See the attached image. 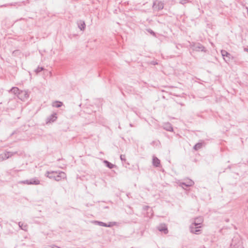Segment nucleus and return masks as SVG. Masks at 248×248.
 Wrapping results in <instances>:
<instances>
[{
	"label": "nucleus",
	"instance_id": "nucleus-3",
	"mask_svg": "<svg viewBox=\"0 0 248 248\" xmlns=\"http://www.w3.org/2000/svg\"><path fill=\"white\" fill-rule=\"evenodd\" d=\"M19 183L26 185H37L40 184V181L36 178H33L30 180H26L24 181H21L19 182Z\"/></svg>",
	"mask_w": 248,
	"mask_h": 248
},
{
	"label": "nucleus",
	"instance_id": "nucleus-15",
	"mask_svg": "<svg viewBox=\"0 0 248 248\" xmlns=\"http://www.w3.org/2000/svg\"><path fill=\"white\" fill-rule=\"evenodd\" d=\"M78 25L81 31H84L86 27L85 22L82 20L78 21Z\"/></svg>",
	"mask_w": 248,
	"mask_h": 248
},
{
	"label": "nucleus",
	"instance_id": "nucleus-2",
	"mask_svg": "<svg viewBox=\"0 0 248 248\" xmlns=\"http://www.w3.org/2000/svg\"><path fill=\"white\" fill-rule=\"evenodd\" d=\"M230 247V248H243L241 239L238 235H236L232 239Z\"/></svg>",
	"mask_w": 248,
	"mask_h": 248
},
{
	"label": "nucleus",
	"instance_id": "nucleus-7",
	"mask_svg": "<svg viewBox=\"0 0 248 248\" xmlns=\"http://www.w3.org/2000/svg\"><path fill=\"white\" fill-rule=\"evenodd\" d=\"M157 230L162 232H163L164 234H167L168 233V230L167 225L164 223H162L159 224L157 227Z\"/></svg>",
	"mask_w": 248,
	"mask_h": 248
},
{
	"label": "nucleus",
	"instance_id": "nucleus-32",
	"mask_svg": "<svg viewBox=\"0 0 248 248\" xmlns=\"http://www.w3.org/2000/svg\"><path fill=\"white\" fill-rule=\"evenodd\" d=\"M149 207L148 206H146V209H147V208H148Z\"/></svg>",
	"mask_w": 248,
	"mask_h": 248
},
{
	"label": "nucleus",
	"instance_id": "nucleus-27",
	"mask_svg": "<svg viewBox=\"0 0 248 248\" xmlns=\"http://www.w3.org/2000/svg\"><path fill=\"white\" fill-rule=\"evenodd\" d=\"M245 51L248 52V48H245Z\"/></svg>",
	"mask_w": 248,
	"mask_h": 248
},
{
	"label": "nucleus",
	"instance_id": "nucleus-11",
	"mask_svg": "<svg viewBox=\"0 0 248 248\" xmlns=\"http://www.w3.org/2000/svg\"><path fill=\"white\" fill-rule=\"evenodd\" d=\"M57 119V114L53 113L51 114L50 116L48 117L46 119V123H53Z\"/></svg>",
	"mask_w": 248,
	"mask_h": 248
},
{
	"label": "nucleus",
	"instance_id": "nucleus-8",
	"mask_svg": "<svg viewBox=\"0 0 248 248\" xmlns=\"http://www.w3.org/2000/svg\"><path fill=\"white\" fill-rule=\"evenodd\" d=\"M29 95L27 91H20V93L18 94V98L21 100H24L27 99L29 97Z\"/></svg>",
	"mask_w": 248,
	"mask_h": 248
},
{
	"label": "nucleus",
	"instance_id": "nucleus-31",
	"mask_svg": "<svg viewBox=\"0 0 248 248\" xmlns=\"http://www.w3.org/2000/svg\"><path fill=\"white\" fill-rule=\"evenodd\" d=\"M149 207L148 206H146V209H147V208H148Z\"/></svg>",
	"mask_w": 248,
	"mask_h": 248
},
{
	"label": "nucleus",
	"instance_id": "nucleus-25",
	"mask_svg": "<svg viewBox=\"0 0 248 248\" xmlns=\"http://www.w3.org/2000/svg\"><path fill=\"white\" fill-rule=\"evenodd\" d=\"M120 159L122 161H126L125 155H120Z\"/></svg>",
	"mask_w": 248,
	"mask_h": 248
},
{
	"label": "nucleus",
	"instance_id": "nucleus-28",
	"mask_svg": "<svg viewBox=\"0 0 248 248\" xmlns=\"http://www.w3.org/2000/svg\"><path fill=\"white\" fill-rule=\"evenodd\" d=\"M130 126L131 127H132V126H133V125H132L131 124H130Z\"/></svg>",
	"mask_w": 248,
	"mask_h": 248
},
{
	"label": "nucleus",
	"instance_id": "nucleus-6",
	"mask_svg": "<svg viewBox=\"0 0 248 248\" xmlns=\"http://www.w3.org/2000/svg\"><path fill=\"white\" fill-rule=\"evenodd\" d=\"M200 228L201 227L198 226L197 225L192 224L190 226V230L192 233L199 234L201 232Z\"/></svg>",
	"mask_w": 248,
	"mask_h": 248
},
{
	"label": "nucleus",
	"instance_id": "nucleus-1",
	"mask_svg": "<svg viewBox=\"0 0 248 248\" xmlns=\"http://www.w3.org/2000/svg\"><path fill=\"white\" fill-rule=\"evenodd\" d=\"M46 176L50 179H53L57 181H60L62 179L66 178V174L62 171H47Z\"/></svg>",
	"mask_w": 248,
	"mask_h": 248
},
{
	"label": "nucleus",
	"instance_id": "nucleus-5",
	"mask_svg": "<svg viewBox=\"0 0 248 248\" xmlns=\"http://www.w3.org/2000/svg\"><path fill=\"white\" fill-rule=\"evenodd\" d=\"M16 152H5L2 154H0V162L4 161L10 157L16 154Z\"/></svg>",
	"mask_w": 248,
	"mask_h": 248
},
{
	"label": "nucleus",
	"instance_id": "nucleus-14",
	"mask_svg": "<svg viewBox=\"0 0 248 248\" xmlns=\"http://www.w3.org/2000/svg\"><path fill=\"white\" fill-rule=\"evenodd\" d=\"M194 183L193 181H192L191 180H189L186 182L181 183L180 185L182 187H183V186H185L186 187H189L192 186L194 185Z\"/></svg>",
	"mask_w": 248,
	"mask_h": 248
},
{
	"label": "nucleus",
	"instance_id": "nucleus-29",
	"mask_svg": "<svg viewBox=\"0 0 248 248\" xmlns=\"http://www.w3.org/2000/svg\"><path fill=\"white\" fill-rule=\"evenodd\" d=\"M153 64H154V65H155V64H157V63H155V62H154V63H153Z\"/></svg>",
	"mask_w": 248,
	"mask_h": 248
},
{
	"label": "nucleus",
	"instance_id": "nucleus-23",
	"mask_svg": "<svg viewBox=\"0 0 248 248\" xmlns=\"http://www.w3.org/2000/svg\"><path fill=\"white\" fill-rule=\"evenodd\" d=\"M44 70V68L43 67H38V68L35 70V72L38 74L41 71Z\"/></svg>",
	"mask_w": 248,
	"mask_h": 248
},
{
	"label": "nucleus",
	"instance_id": "nucleus-26",
	"mask_svg": "<svg viewBox=\"0 0 248 248\" xmlns=\"http://www.w3.org/2000/svg\"><path fill=\"white\" fill-rule=\"evenodd\" d=\"M7 4H5V5H1L0 7H6V6H7Z\"/></svg>",
	"mask_w": 248,
	"mask_h": 248
},
{
	"label": "nucleus",
	"instance_id": "nucleus-30",
	"mask_svg": "<svg viewBox=\"0 0 248 248\" xmlns=\"http://www.w3.org/2000/svg\"><path fill=\"white\" fill-rule=\"evenodd\" d=\"M153 64H154V65H155V64H157V63H155V62H154V63H153Z\"/></svg>",
	"mask_w": 248,
	"mask_h": 248
},
{
	"label": "nucleus",
	"instance_id": "nucleus-4",
	"mask_svg": "<svg viewBox=\"0 0 248 248\" xmlns=\"http://www.w3.org/2000/svg\"><path fill=\"white\" fill-rule=\"evenodd\" d=\"M191 46L193 50L196 51H203L205 52L206 50L204 46L200 43H193L191 44Z\"/></svg>",
	"mask_w": 248,
	"mask_h": 248
},
{
	"label": "nucleus",
	"instance_id": "nucleus-24",
	"mask_svg": "<svg viewBox=\"0 0 248 248\" xmlns=\"http://www.w3.org/2000/svg\"><path fill=\"white\" fill-rule=\"evenodd\" d=\"M147 31L150 33L151 34L153 35L154 36H155V32L153 31L151 29H148L147 30Z\"/></svg>",
	"mask_w": 248,
	"mask_h": 248
},
{
	"label": "nucleus",
	"instance_id": "nucleus-9",
	"mask_svg": "<svg viewBox=\"0 0 248 248\" xmlns=\"http://www.w3.org/2000/svg\"><path fill=\"white\" fill-rule=\"evenodd\" d=\"M95 224L100 226H103L106 227H112L115 222H109L108 224L101 221H95Z\"/></svg>",
	"mask_w": 248,
	"mask_h": 248
},
{
	"label": "nucleus",
	"instance_id": "nucleus-21",
	"mask_svg": "<svg viewBox=\"0 0 248 248\" xmlns=\"http://www.w3.org/2000/svg\"><path fill=\"white\" fill-rule=\"evenodd\" d=\"M104 163L106 165V166L109 169H112L115 166V165L112 164V163H111L110 162L107 160H104Z\"/></svg>",
	"mask_w": 248,
	"mask_h": 248
},
{
	"label": "nucleus",
	"instance_id": "nucleus-19",
	"mask_svg": "<svg viewBox=\"0 0 248 248\" xmlns=\"http://www.w3.org/2000/svg\"><path fill=\"white\" fill-rule=\"evenodd\" d=\"M18 226L21 230H24V231H27V228H28V226H27V224H24L23 223H22L21 222H19Z\"/></svg>",
	"mask_w": 248,
	"mask_h": 248
},
{
	"label": "nucleus",
	"instance_id": "nucleus-17",
	"mask_svg": "<svg viewBox=\"0 0 248 248\" xmlns=\"http://www.w3.org/2000/svg\"><path fill=\"white\" fill-rule=\"evenodd\" d=\"M203 219L202 217H197L195 219V221L192 223L194 225H197L198 226L201 227V224L202 222Z\"/></svg>",
	"mask_w": 248,
	"mask_h": 248
},
{
	"label": "nucleus",
	"instance_id": "nucleus-22",
	"mask_svg": "<svg viewBox=\"0 0 248 248\" xmlns=\"http://www.w3.org/2000/svg\"><path fill=\"white\" fill-rule=\"evenodd\" d=\"M202 143H198L194 146L193 149H194L196 151H197L199 149H201L202 148Z\"/></svg>",
	"mask_w": 248,
	"mask_h": 248
},
{
	"label": "nucleus",
	"instance_id": "nucleus-18",
	"mask_svg": "<svg viewBox=\"0 0 248 248\" xmlns=\"http://www.w3.org/2000/svg\"><path fill=\"white\" fill-rule=\"evenodd\" d=\"M9 92L13 93L14 94L17 95V96H18V94L20 93V91L19 90V89L17 87H12L11 90L9 91Z\"/></svg>",
	"mask_w": 248,
	"mask_h": 248
},
{
	"label": "nucleus",
	"instance_id": "nucleus-12",
	"mask_svg": "<svg viewBox=\"0 0 248 248\" xmlns=\"http://www.w3.org/2000/svg\"><path fill=\"white\" fill-rule=\"evenodd\" d=\"M163 128L168 131H172L173 128L170 123H164L163 125Z\"/></svg>",
	"mask_w": 248,
	"mask_h": 248
},
{
	"label": "nucleus",
	"instance_id": "nucleus-16",
	"mask_svg": "<svg viewBox=\"0 0 248 248\" xmlns=\"http://www.w3.org/2000/svg\"><path fill=\"white\" fill-rule=\"evenodd\" d=\"M160 164V160L155 156H153V165L156 167H159V165Z\"/></svg>",
	"mask_w": 248,
	"mask_h": 248
},
{
	"label": "nucleus",
	"instance_id": "nucleus-13",
	"mask_svg": "<svg viewBox=\"0 0 248 248\" xmlns=\"http://www.w3.org/2000/svg\"><path fill=\"white\" fill-rule=\"evenodd\" d=\"M153 7H155V9H156L158 11H159L163 9L164 4L161 1H159L158 2L157 4L154 3Z\"/></svg>",
	"mask_w": 248,
	"mask_h": 248
},
{
	"label": "nucleus",
	"instance_id": "nucleus-10",
	"mask_svg": "<svg viewBox=\"0 0 248 248\" xmlns=\"http://www.w3.org/2000/svg\"><path fill=\"white\" fill-rule=\"evenodd\" d=\"M221 55L226 62H228L230 61V56L231 54L225 50H222L221 51Z\"/></svg>",
	"mask_w": 248,
	"mask_h": 248
},
{
	"label": "nucleus",
	"instance_id": "nucleus-20",
	"mask_svg": "<svg viewBox=\"0 0 248 248\" xmlns=\"http://www.w3.org/2000/svg\"><path fill=\"white\" fill-rule=\"evenodd\" d=\"M62 105V103L60 101H55L52 104V106L57 108H60Z\"/></svg>",
	"mask_w": 248,
	"mask_h": 248
}]
</instances>
